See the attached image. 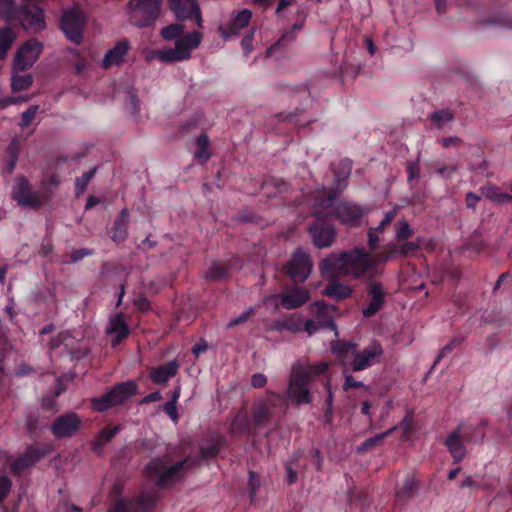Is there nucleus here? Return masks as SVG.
I'll list each match as a JSON object with an SVG mask.
<instances>
[{
    "label": "nucleus",
    "instance_id": "obj_1",
    "mask_svg": "<svg viewBox=\"0 0 512 512\" xmlns=\"http://www.w3.org/2000/svg\"><path fill=\"white\" fill-rule=\"evenodd\" d=\"M419 245L415 242H406L399 248H392L389 254H373L362 248H354L350 252L342 254H331L320 264L323 276L336 278L352 276L353 278L373 279L379 276L382 271L379 268L381 263L387 262L394 255L406 256L416 251Z\"/></svg>",
    "mask_w": 512,
    "mask_h": 512
},
{
    "label": "nucleus",
    "instance_id": "obj_2",
    "mask_svg": "<svg viewBox=\"0 0 512 512\" xmlns=\"http://www.w3.org/2000/svg\"><path fill=\"white\" fill-rule=\"evenodd\" d=\"M328 368L326 362L311 365L297 361L291 368V376L286 391L287 398L296 405L309 404L312 401L308 386L315 377Z\"/></svg>",
    "mask_w": 512,
    "mask_h": 512
},
{
    "label": "nucleus",
    "instance_id": "obj_3",
    "mask_svg": "<svg viewBox=\"0 0 512 512\" xmlns=\"http://www.w3.org/2000/svg\"><path fill=\"white\" fill-rule=\"evenodd\" d=\"M323 196L317 198L314 204V216L320 219L322 216H335L341 223L355 226L358 220L366 213L359 205L337 200L335 195L325 188L322 189Z\"/></svg>",
    "mask_w": 512,
    "mask_h": 512
},
{
    "label": "nucleus",
    "instance_id": "obj_4",
    "mask_svg": "<svg viewBox=\"0 0 512 512\" xmlns=\"http://www.w3.org/2000/svg\"><path fill=\"white\" fill-rule=\"evenodd\" d=\"M331 350L334 354L353 356L351 368L353 371L357 372L366 370L378 363L384 353L382 345L377 341L369 343L360 351L356 349V344L345 342H339L333 345Z\"/></svg>",
    "mask_w": 512,
    "mask_h": 512
},
{
    "label": "nucleus",
    "instance_id": "obj_5",
    "mask_svg": "<svg viewBox=\"0 0 512 512\" xmlns=\"http://www.w3.org/2000/svg\"><path fill=\"white\" fill-rule=\"evenodd\" d=\"M189 468V459L170 464L165 456L152 460L146 467V473L156 480L160 488H169L178 482Z\"/></svg>",
    "mask_w": 512,
    "mask_h": 512
},
{
    "label": "nucleus",
    "instance_id": "obj_6",
    "mask_svg": "<svg viewBox=\"0 0 512 512\" xmlns=\"http://www.w3.org/2000/svg\"><path fill=\"white\" fill-rule=\"evenodd\" d=\"M162 0H135L128 3L129 20L137 27L152 25L159 17Z\"/></svg>",
    "mask_w": 512,
    "mask_h": 512
},
{
    "label": "nucleus",
    "instance_id": "obj_7",
    "mask_svg": "<svg viewBox=\"0 0 512 512\" xmlns=\"http://www.w3.org/2000/svg\"><path fill=\"white\" fill-rule=\"evenodd\" d=\"M136 388V384L132 381L121 383L106 394L92 399V408L94 411L103 412L113 406L119 405L134 395Z\"/></svg>",
    "mask_w": 512,
    "mask_h": 512
},
{
    "label": "nucleus",
    "instance_id": "obj_8",
    "mask_svg": "<svg viewBox=\"0 0 512 512\" xmlns=\"http://www.w3.org/2000/svg\"><path fill=\"white\" fill-rule=\"evenodd\" d=\"M310 308L311 312L315 314V319L306 320L303 328L309 336L323 327H330L337 334V327L333 320L335 312L334 306L326 305L323 302H316L311 305Z\"/></svg>",
    "mask_w": 512,
    "mask_h": 512
},
{
    "label": "nucleus",
    "instance_id": "obj_9",
    "mask_svg": "<svg viewBox=\"0 0 512 512\" xmlns=\"http://www.w3.org/2000/svg\"><path fill=\"white\" fill-rule=\"evenodd\" d=\"M85 17L78 7H73L64 12L61 19V29L67 38L78 44L82 40Z\"/></svg>",
    "mask_w": 512,
    "mask_h": 512
},
{
    "label": "nucleus",
    "instance_id": "obj_10",
    "mask_svg": "<svg viewBox=\"0 0 512 512\" xmlns=\"http://www.w3.org/2000/svg\"><path fill=\"white\" fill-rule=\"evenodd\" d=\"M80 417L73 412L63 414L55 419L51 425V432L56 438L73 437L81 428Z\"/></svg>",
    "mask_w": 512,
    "mask_h": 512
},
{
    "label": "nucleus",
    "instance_id": "obj_11",
    "mask_svg": "<svg viewBox=\"0 0 512 512\" xmlns=\"http://www.w3.org/2000/svg\"><path fill=\"white\" fill-rule=\"evenodd\" d=\"M312 271L310 257L303 251L297 250L287 264V273L294 282H304Z\"/></svg>",
    "mask_w": 512,
    "mask_h": 512
},
{
    "label": "nucleus",
    "instance_id": "obj_12",
    "mask_svg": "<svg viewBox=\"0 0 512 512\" xmlns=\"http://www.w3.org/2000/svg\"><path fill=\"white\" fill-rule=\"evenodd\" d=\"M42 51V44L37 40H29L18 51L14 59L16 70H28L37 61Z\"/></svg>",
    "mask_w": 512,
    "mask_h": 512
},
{
    "label": "nucleus",
    "instance_id": "obj_13",
    "mask_svg": "<svg viewBox=\"0 0 512 512\" xmlns=\"http://www.w3.org/2000/svg\"><path fill=\"white\" fill-rule=\"evenodd\" d=\"M169 7L179 21H185L194 16L198 26L202 25V14L196 0H168Z\"/></svg>",
    "mask_w": 512,
    "mask_h": 512
},
{
    "label": "nucleus",
    "instance_id": "obj_14",
    "mask_svg": "<svg viewBox=\"0 0 512 512\" xmlns=\"http://www.w3.org/2000/svg\"><path fill=\"white\" fill-rule=\"evenodd\" d=\"M251 18L252 12L249 9H242L233 14L230 22L219 26L222 38L225 41H228L232 38L238 37L241 31L249 25Z\"/></svg>",
    "mask_w": 512,
    "mask_h": 512
},
{
    "label": "nucleus",
    "instance_id": "obj_15",
    "mask_svg": "<svg viewBox=\"0 0 512 512\" xmlns=\"http://www.w3.org/2000/svg\"><path fill=\"white\" fill-rule=\"evenodd\" d=\"M285 406V399L281 394L270 392L266 398L260 400L254 407L253 418L256 423L261 424L267 421L277 407Z\"/></svg>",
    "mask_w": 512,
    "mask_h": 512
},
{
    "label": "nucleus",
    "instance_id": "obj_16",
    "mask_svg": "<svg viewBox=\"0 0 512 512\" xmlns=\"http://www.w3.org/2000/svg\"><path fill=\"white\" fill-rule=\"evenodd\" d=\"M157 501L155 494H142L141 497L136 500H127L124 498H118L111 512H145L151 509Z\"/></svg>",
    "mask_w": 512,
    "mask_h": 512
},
{
    "label": "nucleus",
    "instance_id": "obj_17",
    "mask_svg": "<svg viewBox=\"0 0 512 512\" xmlns=\"http://www.w3.org/2000/svg\"><path fill=\"white\" fill-rule=\"evenodd\" d=\"M13 199L22 207L39 208L41 200L36 193H32L25 177H18L12 191Z\"/></svg>",
    "mask_w": 512,
    "mask_h": 512
},
{
    "label": "nucleus",
    "instance_id": "obj_18",
    "mask_svg": "<svg viewBox=\"0 0 512 512\" xmlns=\"http://www.w3.org/2000/svg\"><path fill=\"white\" fill-rule=\"evenodd\" d=\"M470 440L469 430L462 426L458 427L457 430L447 437L445 444L455 463L460 462L465 457L466 449L464 442H469Z\"/></svg>",
    "mask_w": 512,
    "mask_h": 512
},
{
    "label": "nucleus",
    "instance_id": "obj_19",
    "mask_svg": "<svg viewBox=\"0 0 512 512\" xmlns=\"http://www.w3.org/2000/svg\"><path fill=\"white\" fill-rule=\"evenodd\" d=\"M324 217L317 218V222L309 228L313 243L318 248L330 247L336 237V231L332 225L320 223Z\"/></svg>",
    "mask_w": 512,
    "mask_h": 512
},
{
    "label": "nucleus",
    "instance_id": "obj_20",
    "mask_svg": "<svg viewBox=\"0 0 512 512\" xmlns=\"http://www.w3.org/2000/svg\"><path fill=\"white\" fill-rule=\"evenodd\" d=\"M278 298L284 308L291 310L305 304L310 298V293L303 287H293L284 290Z\"/></svg>",
    "mask_w": 512,
    "mask_h": 512
},
{
    "label": "nucleus",
    "instance_id": "obj_21",
    "mask_svg": "<svg viewBox=\"0 0 512 512\" xmlns=\"http://www.w3.org/2000/svg\"><path fill=\"white\" fill-rule=\"evenodd\" d=\"M367 291L371 299L367 307L363 309V316L368 318L375 315L383 307L386 293L381 283L376 281L369 283Z\"/></svg>",
    "mask_w": 512,
    "mask_h": 512
},
{
    "label": "nucleus",
    "instance_id": "obj_22",
    "mask_svg": "<svg viewBox=\"0 0 512 512\" xmlns=\"http://www.w3.org/2000/svg\"><path fill=\"white\" fill-rule=\"evenodd\" d=\"M44 455L45 451L37 447L30 446L24 451V453H22L16 459L10 462V468L14 472H22L33 466Z\"/></svg>",
    "mask_w": 512,
    "mask_h": 512
},
{
    "label": "nucleus",
    "instance_id": "obj_23",
    "mask_svg": "<svg viewBox=\"0 0 512 512\" xmlns=\"http://www.w3.org/2000/svg\"><path fill=\"white\" fill-rule=\"evenodd\" d=\"M106 332L111 336L112 345H118L129 334V328L122 314H117L110 318L106 327Z\"/></svg>",
    "mask_w": 512,
    "mask_h": 512
},
{
    "label": "nucleus",
    "instance_id": "obj_24",
    "mask_svg": "<svg viewBox=\"0 0 512 512\" xmlns=\"http://www.w3.org/2000/svg\"><path fill=\"white\" fill-rule=\"evenodd\" d=\"M130 48L129 42L126 39L119 41L113 48L107 51L103 58V67L109 68L118 66L123 63L124 58Z\"/></svg>",
    "mask_w": 512,
    "mask_h": 512
},
{
    "label": "nucleus",
    "instance_id": "obj_25",
    "mask_svg": "<svg viewBox=\"0 0 512 512\" xmlns=\"http://www.w3.org/2000/svg\"><path fill=\"white\" fill-rule=\"evenodd\" d=\"M179 369L177 361L172 360L166 364H163L157 368H154L150 372V378L157 384H165L170 378L174 377Z\"/></svg>",
    "mask_w": 512,
    "mask_h": 512
},
{
    "label": "nucleus",
    "instance_id": "obj_26",
    "mask_svg": "<svg viewBox=\"0 0 512 512\" xmlns=\"http://www.w3.org/2000/svg\"><path fill=\"white\" fill-rule=\"evenodd\" d=\"M202 38V34L198 31H194L186 35H183L182 33L181 36L175 41V44L181 52L188 53L190 58L191 51L196 49L201 44Z\"/></svg>",
    "mask_w": 512,
    "mask_h": 512
},
{
    "label": "nucleus",
    "instance_id": "obj_27",
    "mask_svg": "<svg viewBox=\"0 0 512 512\" xmlns=\"http://www.w3.org/2000/svg\"><path fill=\"white\" fill-rule=\"evenodd\" d=\"M481 196L489 199L497 204L512 203V195L501 192L500 189L493 185H487L480 189Z\"/></svg>",
    "mask_w": 512,
    "mask_h": 512
},
{
    "label": "nucleus",
    "instance_id": "obj_28",
    "mask_svg": "<svg viewBox=\"0 0 512 512\" xmlns=\"http://www.w3.org/2000/svg\"><path fill=\"white\" fill-rule=\"evenodd\" d=\"M128 219H129V211L124 208L121 210L119 217L115 220L114 223V233L113 240L116 242H120L124 240L127 236V227H128Z\"/></svg>",
    "mask_w": 512,
    "mask_h": 512
},
{
    "label": "nucleus",
    "instance_id": "obj_29",
    "mask_svg": "<svg viewBox=\"0 0 512 512\" xmlns=\"http://www.w3.org/2000/svg\"><path fill=\"white\" fill-rule=\"evenodd\" d=\"M24 71L25 70H16L15 66H13L11 83L13 91L26 90L32 85V76L30 74L23 73Z\"/></svg>",
    "mask_w": 512,
    "mask_h": 512
},
{
    "label": "nucleus",
    "instance_id": "obj_30",
    "mask_svg": "<svg viewBox=\"0 0 512 512\" xmlns=\"http://www.w3.org/2000/svg\"><path fill=\"white\" fill-rule=\"evenodd\" d=\"M156 56L163 62H176L189 59V54L181 52L175 45L173 48H167L157 51Z\"/></svg>",
    "mask_w": 512,
    "mask_h": 512
},
{
    "label": "nucleus",
    "instance_id": "obj_31",
    "mask_svg": "<svg viewBox=\"0 0 512 512\" xmlns=\"http://www.w3.org/2000/svg\"><path fill=\"white\" fill-rule=\"evenodd\" d=\"M324 294L335 300H342L349 297L352 293V289L345 284L333 283L325 287Z\"/></svg>",
    "mask_w": 512,
    "mask_h": 512
},
{
    "label": "nucleus",
    "instance_id": "obj_32",
    "mask_svg": "<svg viewBox=\"0 0 512 512\" xmlns=\"http://www.w3.org/2000/svg\"><path fill=\"white\" fill-rule=\"evenodd\" d=\"M430 120L436 129L442 130L453 120V114L449 110H438L430 115Z\"/></svg>",
    "mask_w": 512,
    "mask_h": 512
},
{
    "label": "nucleus",
    "instance_id": "obj_33",
    "mask_svg": "<svg viewBox=\"0 0 512 512\" xmlns=\"http://www.w3.org/2000/svg\"><path fill=\"white\" fill-rule=\"evenodd\" d=\"M15 38L16 35L12 28L5 27L0 29V58L6 56Z\"/></svg>",
    "mask_w": 512,
    "mask_h": 512
},
{
    "label": "nucleus",
    "instance_id": "obj_34",
    "mask_svg": "<svg viewBox=\"0 0 512 512\" xmlns=\"http://www.w3.org/2000/svg\"><path fill=\"white\" fill-rule=\"evenodd\" d=\"M194 157L200 162H206L210 158L209 140L204 134L200 135L196 140Z\"/></svg>",
    "mask_w": 512,
    "mask_h": 512
},
{
    "label": "nucleus",
    "instance_id": "obj_35",
    "mask_svg": "<svg viewBox=\"0 0 512 512\" xmlns=\"http://www.w3.org/2000/svg\"><path fill=\"white\" fill-rule=\"evenodd\" d=\"M120 431L119 426L113 428H105L101 430L94 441V449L99 451L107 442H109L118 432Z\"/></svg>",
    "mask_w": 512,
    "mask_h": 512
},
{
    "label": "nucleus",
    "instance_id": "obj_36",
    "mask_svg": "<svg viewBox=\"0 0 512 512\" xmlns=\"http://www.w3.org/2000/svg\"><path fill=\"white\" fill-rule=\"evenodd\" d=\"M396 430H397V426H393L392 428H390L389 430H387L383 433L377 434L374 437H370V438L366 439L362 443V445L358 448V450L359 451L368 450L374 446L381 444L387 436H389Z\"/></svg>",
    "mask_w": 512,
    "mask_h": 512
},
{
    "label": "nucleus",
    "instance_id": "obj_37",
    "mask_svg": "<svg viewBox=\"0 0 512 512\" xmlns=\"http://www.w3.org/2000/svg\"><path fill=\"white\" fill-rule=\"evenodd\" d=\"M183 33V26L180 24H171L161 30V36L166 40H177Z\"/></svg>",
    "mask_w": 512,
    "mask_h": 512
},
{
    "label": "nucleus",
    "instance_id": "obj_38",
    "mask_svg": "<svg viewBox=\"0 0 512 512\" xmlns=\"http://www.w3.org/2000/svg\"><path fill=\"white\" fill-rule=\"evenodd\" d=\"M126 110L133 116L139 113V100L134 91H128L125 100Z\"/></svg>",
    "mask_w": 512,
    "mask_h": 512
},
{
    "label": "nucleus",
    "instance_id": "obj_39",
    "mask_svg": "<svg viewBox=\"0 0 512 512\" xmlns=\"http://www.w3.org/2000/svg\"><path fill=\"white\" fill-rule=\"evenodd\" d=\"M95 172L96 168H92L90 171L84 173L80 178L76 180L75 187L77 195L82 194L86 190L87 185L95 175Z\"/></svg>",
    "mask_w": 512,
    "mask_h": 512
},
{
    "label": "nucleus",
    "instance_id": "obj_40",
    "mask_svg": "<svg viewBox=\"0 0 512 512\" xmlns=\"http://www.w3.org/2000/svg\"><path fill=\"white\" fill-rule=\"evenodd\" d=\"M38 110H39L38 105H32L27 110H25L21 115V121L19 123V126L22 129H25L26 127H28L32 123V121L35 119Z\"/></svg>",
    "mask_w": 512,
    "mask_h": 512
},
{
    "label": "nucleus",
    "instance_id": "obj_41",
    "mask_svg": "<svg viewBox=\"0 0 512 512\" xmlns=\"http://www.w3.org/2000/svg\"><path fill=\"white\" fill-rule=\"evenodd\" d=\"M413 235V230L406 221H400L397 223V230L395 238L397 241H404Z\"/></svg>",
    "mask_w": 512,
    "mask_h": 512
},
{
    "label": "nucleus",
    "instance_id": "obj_42",
    "mask_svg": "<svg viewBox=\"0 0 512 512\" xmlns=\"http://www.w3.org/2000/svg\"><path fill=\"white\" fill-rule=\"evenodd\" d=\"M227 274L226 267L221 263H214L210 267V269L207 271V278L213 279V280H219L223 277H225Z\"/></svg>",
    "mask_w": 512,
    "mask_h": 512
},
{
    "label": "nucleus",
    "instance_id": "obj_43",
    "mask_svg": "<svg viewBox=\"0 0 512 512\" xmlns=\"http://www.w3.org/2000/svg\"><path fill=\"white\" fill-rule=\"evenodd\" d=\"M413 425V413L407 412L405 417L400 421L397 426V429H401L403 432V438L407 439L409 437V432Z\"/></svg>",
    "mask_w": 512,
    "mask_h": 512
},
{
    "label": "nucleus",
    "instance_id": "obj_44",
    "mask_svg": "<svg viewBox=\"0 0 512 512\" xmlns=\"http://www.w3.org/2000/svg\"><path fill=\"white\" fill-rule=\"evenodd\" d=\"M399 210L398 206H395L392 210L385 213L384 218L379 223L378 226L373 227V229H377L378 232L383 233L385 228L391 224V222L394 220V218L397 215V212Z\"/></svg>",
    "mask_w": 512,
    "mask_h": 512
},
{
    "label": "nucleus",
    "instance_id": "obj_45",
    "mask_svg": "<svg viewBox=\"0 0 512 512\" xmlns=\"http://www.w3.org/2000/svg\"><path fill=\"white\" fill-rule=\"evenodd\" d=\"M254 312H255V308L249 307L248 309L243 311L239 316L232 318L227 323V328H232L234 326L245 323Z\"/></svg>",
    "mask_w": 512,
    "mask_h": 512
},
{
    "label": "nucleus",
    "instance_id": "obj_46",
    "mask_svg": "<svg viewBox=\"0 0 512 512\" xmlns=\"http://www.w3.org/2000/svg\"><path fill=\"white\" fill-rule=\"evenodd\" d=\"M343 388L345 391H348L353 388H362L365 392H369L370 390L369 386L365 385L361 381L355 380L354 377L351 375H347L345 377Z\"/></svg>",
    "mask_w": 512,
    "mask_h": 512
},
{
    "label": "nucleus",
    "instance_id": "obj_47",
    "mask_svg": "<svg viewBox=\"0 0 512 512\" xmlns=\"http://www.w3.org/2000/svg\"><path fill=\"white\" fill-rule=\"evenodd\" d=\"M18 150H19L18 140L16 138H14L11 141V144L9 145V148H8V153L11 157V161L8 166L9 172L13 171V169L15 167L17 156H18Z\"/></svg>",
    "mask_w": 512,
    "mask_h": 512
},
{
    "label": "nucleus",
    "instance_id": "obj_48",
    "mask_svg": "<svg viewBox=\"0 0 512 512\" xmlns=\"http://www.w3.org/2000/svg\"><path fill=\"white\" fill-rule=\"evenodd\" d=\"M13 13V0H0V16L5 19H11Z\"/></svg>",
    "mask_w": 512,
    "mask_h": 512
},
{
    "label": "nucleus",
    "instance_id": "obj_49",
    "mask_svg": "<svg viewBox=\"0 0 512 512\" xmlns=\"http://www.w3.org/2000/svg\"><path fill=\"white\" fill-rule=\"evenodd\" d=\"M380 232L377 231V229L370 228L367 234V242L369 249L371 251H374L378 248L379 242H380Z\"/></svg>",
    "mask_w": 512,
    "mask_h": 512
},
{
    "label": "nucleus",
    "instance_id": "obj_50",
    "mask_svg": "<svg viewBox=\"0 0 512 512\" xmlns=\"http://www.w3.org/2000/svg\"><path fill=\"white\" fill-rule=\"evenodd\" d=\"M12 482L7 476H0V504L8 496Z\"/></svg>",
    "mask_w": 512,
    "mask_h": 512
},
{
    "label": "nucleus",
    "instance_id": "obj_51",
    "mask_svg": "<svg viewBox=\"0 0 512 512\" xmlns=\"http://www.w3.org/2000/svg\"><path fill=\"white\" fill-rule=\"evenodd\" d=\"M462 341V338L455 337L449 341L440 351L437 361H439L440 358H443L447 356L449 353H451L455 347H457Z\"/></svg>",
    "mask_w": 512,
    "mask_h": 512
},
{
    "label": "nucleus",
    "instance_id": "obj_52",
    "mask_svg": "<svg viewBox=\"0 0 512 512\" xmlns=\"http://www.w3.org/2000/svg\"><path fill=\"white\" fill-rule=\"evenodd\" d=\"M276 329L280 330V331L288 330V331L296 333V332H300L302 330V327L300 324L293 323L290 320H283V321L277 322Z\"/></svg>",
    "mask_w": 512,
    "mask_h": 512
},
{
    "label": "nucleus",
    "instance_id": "obj_53",
    "mask_svg": "<svg viewBox=\"0 0 512 512\" xmlns=\"http://www.w3.org/2000/svg\"><path fill=\"white\" fill-rule=\"evenodd\" d=\"M254 33L255 29L250 30V32L241 41V46L245 55H248L253 50L252 42L254 39Z\"/></svg>",
    "mask_w": 512,
    "mask_h": 512
},
{
    "label": "nucleus",
    "instance_id": "obj_54",
    "mask_svg": "<svg viewBox=\"0 0 512 512\" xmlns=\"http://www.w3.org/2000/svg\"><path fill=\"white\" fill-rule=\"evenodd\" d=\"M246 423H247L246 415L238 414L232 423V430L238 431V430L242 429L243 427H245Z\"/></svg>",
    "mask_w": 512,
    "mask_h": 512
},
{
    "label": "nucleus",
    "instance_id": "obj_55",
    "mask_svg": "<svg viewBox=\"0 0 512 512\" xmlns=\"http://www.w3.org/2000/svg\"><path fill=\"white\" fill-rule=\"evenodd\" d=\"M92 254V251L86 248L78 249L73 251L71 255V259L73 262H77L82 260L86 256H90Z\"/></svg>",
    "mask_w": 512,
    "mask_h": 512
},
{
    "label": "nucleus",
    "instance_id": "obj_56",
    "mask_svg": "<svg viewBox=\"0 0 512 512\" xmlns=\"http://www.w3.org/2000/svg\"><path fill=\"white\" fill-rule=\"evenodd\" d=\"M219 451V445L215 444L210 447H205L201 449L202 458H210L215 456Z\"/></svg>",
    "mask_w": 512,
    "mask_h": 512
},
{
    "label": "nucleus",
    "instance_id": "obj_57",
    "mask_svg": "<svg viewBox=\"0 0 512 512\" xmlns=\"http://www.w3.org/2000/svg\"><path fill=\"white\" fill-rule=\"evenodd\" d=\"M301 27H302V25H301V24H300V25H294V26H293V28H292V30H291L290 32L285 33V34L282 36V38L280 39V41H279V42H277L274 46H272L270 49H268L267 54H268V55H270L271 51H272L275 47H278V46L281 44V42H282V41H284L285 39H287V38L293 39V33H294V31L301 29Z\"/></svg>",
    "mask_w": 512,
    "mask_h": 512
},
{
    "label": "nucleus",
    "instance_id": "obj_58",
    "mask_svg": "<svg viewBox=\"0 0 512 512\" xmlns=\"http://www.w3.org/2000/svg\"><path fill=\"white\" fill-rule=\"evenodd\" d=\"M266 381H267L266 376L261 373L254 374L252 376V380H251L252 385L255 388L263 387L266 384Z\"/></svg>",
    "mask_w": 512,
    "mask_h": 512
},
{
    "label": "nucleus",
    "instance_id": "obj_59",
    "mask_svg": "<svg viewBox=\"0 0 512 512\" xmlns=\"http://www.w3.org/2000/svg\"><path fill=\"white\" fill-rule=\"evenodd\" d=\"M164 410L165 412L170 416V418L173 420V421H176L177 418H178V415H177V407H176V404L173 403V402H167L165 404V407H164Z\"/></svg>",
    "mask_w": 512,
    "mask_h": 512
},
{
    "label": "nucleus",
    "instance_id": "obj_60",
    "mask_svg": "<svg viewBox=\"0 0 512 512\" xmlns=\"http://www.w3.org/2000/svg\"><path fill=\"white\" fill-rule=\"evenodd\" d=\"M417 485L413 479H406L403 489L399 492L402 495H407L415 491Z\"/></svg>",
    "mask_w": 512,
    "mask_h": 512
},
{
    "label": "nucleus",
    "instance_id": "obj_61",
    "mask_svg": "<svg viewBox=\"0 0 512 512\" xmlns=\"http://www.w3.org/2000/svg\"><path fill=\"white\" fill-rule=\"evenodd\" d=\"M340 165L343 168V176L340 177V175H338L336 173L338 182L340 181V179H342V180L346 179L350 175V172H351V162L349 160L341 161Z\"/></svg>",
    "mask_w": 512,
    "mask_h": 512
},
{
    "label": "nucleus",
    "instance_id": "obj_62",
    "mask_svg": "<svg viewBox=\"0 0 512 512\" xmlns=\"http://www.w3.org/2000/svg\"><path fill=\"white\" fill-rule=\"evenodd\" d=\"M481 196L473 192H469L466 196V205L468 208H475L476 204L480 201Z\"/></svg>",
    "mask_w": 512,
    "mask_h": 512
},
{
    "label": "nucleus",
    "instance_id": "obj_63",
    "mask_svg": "<svg viewBox=\"0 0 512 512\" xmlns=\"http://www.w3.org/2000/svg\"><path fill=\"white\" fill-rule=\"evenodd\" d=\"M460 142H461V139L458 138V137H455V136L454 137L442 138L440 140V143L445 148H448V147H450L452 145H458Z\"/></svg>",
    "mask_w": 512,
    "mask_h": 512
},
{
    "label": "nucleus",
    "instance_id": "obj_64",
    "mask_svg": "<svg viewBox=\"0 0 512 512\" xmlns=\"http://www.w3.org/2000/svg\"><path fill=\"white\" fill-rule=\"evenodd\" d=\"M295 3H296V0H279V4H278V6L276 8V11H275L276 15H280L281 12L285 8L291 6V5L295 4Z\"/></svg>",
    "mask_w": 512,
    "mask_h": 512
}]
</instances>
